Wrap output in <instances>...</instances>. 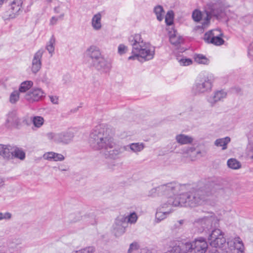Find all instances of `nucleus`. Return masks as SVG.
<instances>
[{
	"mask_svg": "<svg viewBox=\"0 0 253 253\" xmlns=\"http://www.w3.org/2000/svg\"><path fill=\"white\" fill-rule=\"evenodd\" d=\"M212 87V83L209 77H204L197 80L192 88L195 94H200L210 91Z\"/></svg>",
	"mask_w": 253,
	"mask_h": 253,
	"instance_id": "obj_8",
	"label": "nucleus"
},
{
	"mask_svg": "<svg viewBox=\"0 0 253 253\" xmlns=\"http://www.w3.org/2000/svg\"><path fill=\"white\" fill-rule=\"evenodd\" d=\"M127 50V46L125 45L124 44H121L119 45L118 47V53L122 55L124 54Z\"/></svg>",
	"mask_w": 253,
	"mask_h": 253,
	"instance_id": "obj_49",
	"label": "nucleus"
},
{
	"mask_svg": "<svg viewBox=\"0 0 253 253\" xmlns=\"http://www.w3.org/2000/svg\"><path fill=\"white\" fill-rule=\"evenodd\" d=\"M2 180L0 179V187L2 186Z\"/></svg>",
	"mask_w": 253,
	"mask_h": 253,
	"instance_id": "obj_58",
	"label": "nucleus"
},
{
	"mask_svg": "<svg viewBox=\"0 0 253 253\" xmlns=\"http://www.w3.org/2000/svg\"><path fill=\"white\" fill-rule=\"evenodd\" d=\"M220 11L221 10L215 7V6H210L208 7V9L206 10L205 21L202 22L201 27L203 29L207 28L210 24V21L211 17L213 16L218 17L220 15Z\"/></svg>",
	"mask_w": 253,
	"mask_h": 253,
	"instance_id": "obj_11",
	"label": "nucleus"
},
{
	"mask_svg": "<svg viewBox=\"0 0 253 253\" xmlns=\"http://www.w3.org/2000/svg\"><path fill=\"white\" fill-rule=\"evenodd\" d=\"M172 244V245H173V246L172 247L171 249L170 250V252L171 253H181V242H174Z\"/></svg>",
	"mask_w": 253,
	"mask_h": 253,
	"instance_id": "obj_40",
	"label": "nucleus"
},
{
	"mask_svg": "<svg viewBox=\"0 0 253 253\" xmlns=\"http://www.w3.org/2000/svg\"><path fill=\"white\" fill-rule=\"evenodd\" d=\"M123 217H125L123 216ZM126 222L127 223H130L131 224L135 223L138 218L137 215L135 212H133L130 213L128 216H126Z\"/></svg>",
	"mask_w": 253,
	"mask_h": 253,
	"instance_id": "obj_39",
	"label": "nucleus"
},
{
	"mask_svg": "<svg viewBox=\"0 0 253 253\" xmlns=\"http://www.w3.org/2000/svg\"><path fill=\"white\" fill-rule=\"evenodd\" d=\"M226 96L227 92L224 90H216L209 97L207 100L211 106L213 107L217 102L226 98Z\"/></svg>",
	"mask_w": 253,
	"mask_h": 253,
	"instance_id": "obj_16",
	"label": "nucleus"
},
{
	"mask_svg": "<svg viewBox=\"0 0 253 253\" xmlns=\"http://www.w3.org/2000/svg\"><path fill=\"white\" fill-rule=\"evenodd\" d=\"M184 220H180L178 221H177V223L178 224V225L176 224H175V226L177 227H178L179 226H180L181 225H182L184 223Z\"/></svg>",
	"mask_w": 253,
	"mask_h": 253,
	"instance_id": "obj_55",
	"label": "nucleus"
},
{
	"mask_svg": "<svg viewBox=\"0 0 253 253\" xmlns=\"http://www.w3.org/2000/svg\"><path fill=\"white\" fill-rule=\"evenodd\" d=\"M10 147L9 145L0 144V156L4 160H11L12 151H10Z\"/></svg>",
	"mask_w": 253,
	"mask_h": 253,
	"instance_id": "obj_21",
	"label": "nucleus"
},
{
	"mask_svg": "<svg viewBox=\"0 0 253 253\" xmlns=\"http://www.w3.org/2000/svg\"><path fill=\"white\" fill-rule=\"evenodd\" d=\"M205 16H206V10L204 12H202L199 10H195L193 11L192 13V18L193 20L196 22H201V25H199L197 26V27L199 28L203 29L201 27L202 26V22H204L205 19Z\"/></svg>",
	"mask_w": 253,
	"mask_h": 253,
	"instance_id": "obj_23",
	"label": "nucleus"
},
{
	"mask_svg": "<svg viewBox=\"0 0 253 253\" xmlns=\"http://www.w3.org/2000/svg\"><path fill=\"white\" fill-rule=\"evenodd\" d=\"M19 120L14 112L9 113L6 120V124L9 126H18L19 125Z\"/></svg>",
	"mask_w": 253,
	"mask_h": 253,
	"instance_id": "obj_25",
	"label": "nucleus"
},
{
	"mask_svg": "<svg viewBox=\"0 0 253 253\" xmlns=\"http://www.w3.org/2000/svg\"><path fill=\"white\" fill-rule=\"evenodd\" d=\"M46 135L49 140H53L56 143L67 144L72 141L74 133L70 130H67L58 133L49 132Z\"/></svg>",
	"mask_w": 253,
	"mask_h": 253,
	"instance_id": "obj_9",
	"label": "nucleus"
},
{
	"mask_svg": "<svg viewBox=\"0 0 253 253\" xmlns=\"http://www.w3.org/2000/svg\"><path fill=\"white\" fill-rule=\"evenodd\" d=\"M94 248L93 247H88L81 250L73 252L72 253H93Z\"/></svg>",
	"mask_w": 253,
	"mask_h": 253,
	"instance_id": "obj_44",
	"label": "nucleus"
},
{
	"mask_svg": "<svg viewBox=\"0 0 253 253\" xmlns=\"http://www.w3.org/2000/svg\"><path fill=\"white\" fill-rule=\"evenodd\" d=\"M223 185L218 180L200 182L197 187L185 193L178 195L180 207H195L212 196L223 193Z\"/></svg>",
	"mask_w": 253,
	"mask_h": 253,
	"instance_id": "obj_2",
	"label": "nucleus"
},
{
	"mask_svg": "<svg viewBox=\"0 0 253 253\" xmlns=\"http://www.w3.org/2000/svg\"><path fill=\"white\" fill-rule=\"evenodd\" d=\"M109 127H95L89 135V143L94 150H104L106 158L115 159L120 154L121 148L115 147Z\"/></svg>",
	"mask_w": 253,
	"mask_h": 253,
	"instance_id": "obj_3",
	"label": "nucleus"
},
{
	"mask_svg": "<svg viewBox=\"0 0 253 253\" xmlns=\"http://www.w3.org/2000/svg\"><path fill=\"white\" fill-rule=\"evenodd\" d=\"M25 153L21 148L16 147L14 150L12 151L11 160L15 158L20 160H24L25 159Z\"/></svg>",
	"mask_w": 253,
	"mask_h": 253,
	"instance_id": "obj_29",
	"label": "nucleus"
},
{
	"mask_svg": "<svg viewBox=\"0 0 253 253\" xmlns=\"http://www.w3.org/2000/svg\"><path fill=\"white\" fill-rule=\"evenodd\" d=\"M48 2H51L52 0H47Z\"/></svg>",
	"mask_w": 253,
	"mask_h": 253,
	"instance_id": "obj_59",
	"label": "nucleus"
},
{
	"mask_svg": "<svg viewBox=\"0 0 253 253\" xmlns=\"http://www.w3.org/2000/svg\"><path fill=\"white\" fill-rule=\"evenodd\" d=\"M227 164L229 168L233 169H237L241 167L240 162L234 158L229 159L227 161Z\"/></svg>",
	"mask_w": 253,
	"mask_h": 253,
	"instance_id": "obj_32",
	"label": "nucleus"
},
{
	"mask_svg": "<svg viewBox=\"0 0 253 253\" xmlns=\"http://www.w3.org/2000/svg\"><path fill=\"white\" fill-rule=\"evenodd\" d=\"M128 42L132 46V55L128 60L137 59L140 61H149L152 59L155 53V47L148 42L143 41L141 36L137 34L131 35Z\"/></svg>",
	"mask_w": 253,
	"mask_h": 253,
	"instance_id": "obj_5",
	"label": "nucleus"
},
{
	"mask_svg": "<svg viewBox=\"0 0 253 253\" xmlns=\"http://www.w3.org/2000/svg\"><path fill=\"white\" fill-rule=\"evenodd\" d=\"M187 153L188 154L192 153L196 154H199L201 153V152L199 151H196V149L194 147H189L187 149Z\"/></svg>",
	"mask_w": 253,
	"mask_h": 253,
	"instance_id": "obj_51",
	"label": "nucleus"
},
{
	"mask_svg": "<svg viewBox=\"0 0 253 253\" xmlns=\"http://www.w3.org/2000/svg\"><path fill=\"white\" fill-rule=\"evenodd\" d=\"M167 199V202L162 204L159 208H162V210L165 211H169L170 210L172 211V207H180L178 195H177L176 197H170Z\"/></svg>",
	"mask_w": 253,
	"mask_h": 253,
	"instance_id": "obj_18",
	"label": "nucleus"
},
{
	"mask_svg": "<svg viewBox=\"0 0 253 253\" xmlns=\"http://www.w3.org/2000/svg\"><path fill=\"white\" fill-rule=\"evenodd\" d=\"M43 157L45 160L48 161H53L55 162L63 161L65 159V157L62 154L53 152H48L45 153L43 155Z\"/></svg>",
	"mask_w": 253,
	"mask_h": 253,
	"instance_id": "obj_20",
	"label": "nucleus"
},
{
	"mask_svg": "<svg viewBox=\"0 0 253 253\" xmlns=\"http://www.w3.org/2000/svg\"><path fill=\"white\" fill-rule=\"evenodd\" d=\"M33 85V82L26 81L22 82L19 88V92H25L29 90Z\"/></svg>",
	"mask_w": 253,
	"mask_h": 253,
	"instance_id": "obj_34",
	"label": "nucleus"
},
{
	"mask_svg": "<svg viewBox=\"0 0 253 253\" xmlns=\"http://www.w3.org/2000/svg\"><path fill=\"white\" fill-rule=\"evenodd\" d=\"M175 139L178 143L182 145L191 143L193 140L192 137L183 134L177 135Z\"/></svg>",
	"mask_w": 253,
	"mask_h": 253,
	"instance_id": "obj_28",
	"label": "nucleus"
},
{
	"mask_svg": "<svg viewBox=\"0 0 253 253\" xmlns=\"http://www.w3.org/2000/svg\"><path fill=\"white\" fill-rule=\"evenodd\" d=\"M181 185L176 182H171L158 186V191L160 196H165L167 198L176 197V194L180 191Z\"/></svg>",
	"mask_w": 253,
	"mask_h": 253,
	"instance_id": "obj_7",
	"label": "nucleus"
},
{
	"mask_svg": "<svg viewBox=\"0 0 253 253\" xmlns=\"http://www.w3.org/2000/svg\"><path fill=\"white\" fill-rule=\"evenodd\" d=\"M218 224V220L214 216L205 217L198 219L194 223L198 228V232L208 233V239L211 246L225 250L226 253H244V246L239 237L229 238L226 242L223 233L215 228Z\"/></svg>",
	"mask_w": 253,
	"mask_h": 253,
	"instance_id": "obj_1",
	"label": "nucleus"
},
{
	"mask_svg": "<svg viewBox=\"0 0 253 253\" xmlns=\"http://www.w3.org/2000/svg\"><path fill=\"white\" fill-rule=\"evenodd\" d=\"M176 32L174 31L173 34H170L169 35V41L170 43L173 45H178L180 43L182 40L179 36L176 35Z\"/></svg>",
	"mask_w": 253,
	"mask_h": 253,
	"instance_id": "obj_35",
	"label": "nucleus"
},
{
	"mask_svg": "<svg viewBox=\"0 0 253 253\" xmlns=\"http://www.w3.org/2000/svg\"><path fill=\"white\" fill-rule=\"evenodd\" d=\"M158 186L151 189L148 193V196L151 197H155L156 196H160L159 191H158Z\"/></svg>",
	"mask_w": 253,
	"mask_h": 253,
	"instance_id": "obj_46",
	"label": "nucleus"
},
{
	"mask_svg": "<svg viewBox=\"0 0 253 253\" xmlns=\"http://www.w3.org/2000/svg\"><path fill=\"white\" fill-rule=\"evenodd\" d=\"M127 227L126 218L122 217L117 218L113 225V232L115 235L120 236L123 234Z\"/></svg>",
	"mask_w": 253,
	"mask_h": 253,
	"instance_id": "obj_12",
	"label": "nucleus"
},
{
	"mask_svg": "<svg viewBox=\"0 0 253 253\" xmlns=\"http://www.w3.org/2000/svg\"><path fill=\"white\" fill-rule=\"evenodd\" d=\"M45 95V93L41 88L33 89L26 95V99L29 101H38L42 99Z\"/></svg>",
	"mask_w": 253,
	"mask_h": 253,
	"instance_id": "obj_17",
	"label": "nucleus"
},
{
	"mask_svg": "<svg viewBox=\"0 0 253 253\" xmlns=\"http://www.w3.org/2000/svg\"><path fill=\"white\" fill-rule=\"evenodd\" d=\"M77 109H75V110L74 111V112L77 111Z\"/></svg>",
	"mask_w": 253,
	"mask_h": 253,
	"instance_id": "obj_60",
	"label": "nucleus"
},
{
	"mask_svg": "<svg viewBox=\"0 0 253 253\" xmlns=\"http://www.w3.org/2000/svg\"><path fill=\"white\" fill-rule=\"evenodd\" d=\"M32 122L35 126H40L43 125L44 120L42 117L37 116L33 118Z\"/></svg>",
	"mask_w": 253,
	"mask_h": 253,
	"instance_id": "obj_43",
	"label": "nucleus"
},
{
	"mask_svg": "<svg viewBox=\"0 0 253 253\" xmlns=\"http://www.w3.org/2000/svg\"><path fill=\"white\" fill-rule=\"evenodd\" d=\"M19 91L18 90H14L10 95L9 101L11 103H15L19 100Z\"/></svg>",
	"mask_w": 253,
	"mask_h": 253,
	"instance_id": "obj_42",
	"label": "nucleus"
},
{
	"mask_svg": "<svg viewBox=\"0 0 253 253\" xmlns=\"http://www.w3.org/2000/svg\"><path fill=\"white\" fill-rule=\"evenodd\" d=\"M248 157L253 160V147L251 148L248 151Z\"/></svg>",
	"mask_w": 253,
	"mask_h": 253,
	"instance_id": "obj_54",
	"label": "nucleus"
},
{
	"mask_svg": "<svg viewBox=\"0 0 253 253\" xmlns=\"http://www.w3.org/2000/svg\"><path fill=\"white\" fill-rule=\"evenodd\" d=\"M222 34L219 30H213L207 32L204 39L208 43H211L216 45H220L224 42L221 38Z\"/></svg>",
	"mask_w": 253,
	"mask_h": 253,
	"instance_id": "obj_10",
	"label": "nucleus"
},
{
	"mask_svg": "<svg viewBox=\"0 0 253 253\" xmlns=\"http://www.w3.org/2000/svg\"><path fill=\"white\" fill-rule=\"evenodd\" d=\"M174 13L172 10L169 11L165 17V22L167 25H171L173 22Z\"/></svg>",
	"mask_w": 253,
	"mask_h": 253,
	"instance_id": "obj_38",
	"label": "nucleus"
},
{
	"mask_svg": "<svg viewBox=\"0 0 253 253\" xmlns=\"http://www.w3.org/2000/svg\"><path fill=\"white\" fill-rule=\"evenodd\" d=\"M194 60L195 62L199 64L205 65H208L210 62V60L205 55L201 54H195Z\"/></svg>",
	"mask_w": 253,
	"mask_h": 253,
	"instance_id": "obj_33",
	"label": "nucleus"
},
{
	"mask_svg": "<svg viewBox=\"0 0 253 253\" xmlns=\"http://www.w3.org/2000/svg\"><path fill=\"white\" fill-rule=\"evenodd\" d=\"M128 42L132 46V55L128 60L137 59L140 61H149L152 59L155 53V47L148 42L143 41L141 36L137 34L131 35Z\"/></svg>",
	"mask_w": 253,
	"mask_h": 253,
	"instance_id": "obj_4",
	"label": "nucleus"
},
{
	"mask_svg": "<svg viewBox=\"0 0 253 253\" xmlns=\"http://www.w3.org/2000/svg\"><path fill=\"white\" fill-rule=\"evenodd\" d=\"M248 56L251 59L253 60V42L250 44L249 47Z\"/></svg>",
	"mask_w": 253,
	"mask_h": 253,
	"instance_id": "obj_50",
	"label": "nucleus"
},
{
	"mask_svg": "<svg viewBox=\"0 0 253 253\" xmlns=\"http://www.w3.org/2000/svg\"><path fill=\"white\" fill-rule=\"evenodd\" d=\"M54 13L56 14H59V15L63 13L64 14V16L65 15L64 12L63 11L62 8L60 6H57L55 7L54 9Z\"/></svg>",
	"mask_w": 253,
	"mask_h": 253,
	"instance_id": "obj_53",
	"label": "nucleus"
},
{
	"mask_svg": "<svg viewBox=\"0 0 253 253\" xmlns=\"http://www.w3.org/2000/svg\"><path fill=\"white\" fill-rule=\"evenodd\" d=\"M179 63L181 66H188L192 63V61L189 58H182L179 60Z\"/></svg>",
	"mask_w": 253,
	"mask_h": 253,
	"instance_id": "obj_47",
	"label": "nucleus"
},
{
	"mask_svg": "<svg viewBox=\"0 0 253 253\" xmlns=\"http://www.w3.org/2000/svg\"><path fill=\"white\" fill-rule=\"evenodd\" d=\"M93 66L98 71L107 73L110 71L111 68V63L110 61L106 59L104 57L99 58L95 62L92 64Z\"/></svg>",
	"mask_w": 253,
	"mask_h": 253,
	"instance_id": "obj_15",
	"label": "nucleus"
},
{
	"mask_svg": "<svg viewBox=\"0 0 253 253\" xmlns=\"http://www.w3.org/2000/svg\"><path fill=\"white\" fill-rule=\"evenodd\" d=\"M55 38L53 35H52L49 41L46 44V49L48 51L49 53L50 54V56H52L54 52L55 49Z\"/></svg>",
	"mask_w": 253,
	"mask_h": 253,
	"instance_id": "obj_30",
	"label": "nucleus"
},
{
	"mask_svg": "<svg viewBox=\"0 0 253 253\" xmlns=\"http://www.w3.org/2000/svg\"><path fill=\"white\" fill-rule=\"evenodd\" d=\"M128 148L133 152L137 153L141 151L144 148V144L143 143H132L123 147L124 150H127Z\"/></svg>",
	"mask_w": 253,
	"mask_h": 253,
	"instance_id": "obj_24",
	"label": "nucleus"
},
{
	"mask_svg": "<svg viewBox=\"0 0 253 253\" xmlns=\"http://www.w3.org/2000/svg\"><path fill=\"white\" fill-rule=\"evenodd\" d=\"M75 215L74 214L70 215V218L72 222H76L80 220L81 217V219L86 224L93 225L96 223L95 214L94 212L86 213L83 216H81L80 213H78L74 217Z\"/></svg>",
	"mask_w": 253,
	"mask_h": 253,
	"instance_id": "obj_13",
	"label": "nucleus"
},
{
	"mask_svg": "<svg viewBox=\"0 0 253 253\" xmlns=\"http://www.w3.org/2000/svg\"><path fill=\"white\" fill-rule=\"evenodd\" d=\"M101 15L100 13H98L93 16L91 20V25L94 30L97 31L101 28Z\"/></svg>",
	"mask_w": 253,
	"mask_h": 253,
	"instance_id": "obj_27",
	"label": "nucleus"
},
{
	"mask_svg": "<svg viewBox=\"0 0 253 253\" xmlns=\"http://www.w3.org/2000/svg\"><path fill=\"white\" fill-rule=\"evenodd\" d=\"M44 50L42 48L37 51L33 57L32 63L31 70L33 73H37L41 68L42 58L44 53Z\"/></svg>",
	"mask_w": 253,
	"mask_h": 253,
	"instance_id": "obj_14",
	"label": "nucleus"
},
{
	"mask_svg": "<svg viewBox=\"0 0 253 253\" xmlns=\"http://www.w3.org/2000/svg\"><path fill=\"white\" fill-rule=\"evenodd\" d=\"M64 18V14L62 13L58 16H52L49 21V25L53 26L57 24L58 20H62Z\"/></svg>",
	"mask_w": 253,
	"mask_h": 253,
	"instance_id": "obj_41",
	"label": "nucleus"
},
{
	"mask_svg": "<svg viewBox=\"0 0 253 253\" xmlns=\"http://www.w3.org/2000/svg\"><path fill=\"white\" fill-rule=\"evenodd\" d=\"M230 141V138L229 137H226L223 138L217 139L214 142L215 145L216 146H222V150L227 148V144Z\"/></svg>",
	"mask_w": 253,
	"mask_h": 253,
	"instance_id": "obj_31",
	"label": "nucleus"
},
{
	"mask_svg": "<svg viewBox=\"0 0 253 253\" xmlns=\"http://www.w3.org/2000/svg\"><path fill=\"white\" fill-rule=\"evenodd\" d=\"M4 0H0V4H2L3 2H4Z\"/></svg>",
	"mask_w": 253,
	"mask_h": 253,
	"instance_id": "obj_57",
	"label": "nucleus"
},
{
	"mask_svg": "<svg viewBox=\"0 0 253 253\" xmlns=\"http://www.w3.org/2000/svg\"><path fill=\"white\" fill-rule=\"evenodd\" d=\"M21 247L19 244L11 243L8 246V253H20Z\"/></svg>",
	"mask_w": 253,
	"mask_h": 253,
	"instance_id": "obj_36",
	"label": "nucleus"
},
{
	"mask_svg": "<svg viewBox=\"0 0 253 253\" xmlns=\"http://www.w3.org/2000/svg\"><path fill=\"white\" fill-rule=\"evenodd\" d=\"M154 11L157 19L159 21H161L163 19V14L164 13L163 7L161 5H157L154 8Z\"/></svg>",
	"mask_w": 253,
	"mask_h": 253,
	"instance_id": "obj_37",
	"label": "nucleus"
},
{
	"mask_svg": "<svg viewBox=\"0 0 253 253\" xmlns=\"http://www.w3.org/2000/svg\"><path fill=\"white\" fill-rule=\"evenodd\" d=\"M59 169L61 170V171H65V170H66V169H61L60 168H59Z\"/></svg>",
	"mask_w": 253,
	"mask_h": 253,
	"instance_id": "obj_56",
	"label": "nucleus"
},
{
	"mask_svg": "<svg viewBox=\"0 0 253 253\" xmlns=\"http://www.w3.org/2000/svg\"><path fill=\"white\" fill-rule=\"evenodd\" d=\"M86 54L92 59V64L102 57L99 49L95 46H90L86 50Z\"/></svg>",
	"mask_w": 253,
	"mask_h": 253,
	"instance_id": "obj_19",
	"label": "nucleus"
},
{
	"mask_svg": "<svg viewBox=\"0 0 253 253\" xmlns=\"http://www.w3.org/2000/svg\"><path fill=\"white\" fill-rule=\"evenodd\" d=\"M139 246L138 244L136 242H134L130 244V245H129V247L127 251V253H134L139 249Z\"/></svg>",
	"mask_w": 253,
	"mask_h": 253,
	"instance_id": "obj_45",
	"label": "nucleus"
},
{
	"mask_svg": "<svg viewBox=\"0 0 253 253\" xmlns=\"http://www.w3.org/2000/svg\"><path fill=\"white\" fill-rule=\"evenodd\" d=\"M22 4V0H13L10 5V12L12 13V15H10L11 18L15 17V15L20 10L21 8V5Z\"/></svg>",
	"mask_w": 253,
	"mask_h": 253,
	"instance_id": "obj_22",
	"label": "nucleus"
},
{
	"mask_svg": "<svg viewBox=\"0 0 253 253\" xmlns=\"http://www.w3.org/2000/svg\"><path fill=\"white\" fill-rule=\"evenodd\" d=\"M50 101L54 104H58V97L56 96H49Z\"/></svg>",
	"mask_w": 253,
	"mask_h": 253,
	"instance_id": "obj_52",
	"label": "nucleus"
},
{
	"mask_svg": "<svg viewBox=\"0 0 253 253\" xmlns=\"http://www.w3.org/2000/svg\"><path fill=\"white\" fill-rule=\"evenodd\" d=\"M208 243L204 238L195 239L193 242H181V253H205Z\"/></svg>",
	"mask_w": 253,
	"mask_h": 253,
	"instance_id": "obj_6",
	"label": "nucleus"
},
{
	"mask_svg": "<svg viewBox=\"0 0 253 253\" xmlns=\"http://www.w3.org/2000/svg\"><path fill=\"white\" fill-rule=\"evenodd\" d=\"M11 218V214L8 212H0V221L5 219L8 220Z\"/></svg>",
	"mask_w": 253,
	"mask_h": 253,
	"instance_id": "obj_48",
	"label": "nucleus"
},
{
	"mask_svg": "<svg viewBox=\"0 0 253 253\" xmlns=\"http://www.w3.org/2000/svg\"><path fill=\"white\" fill-rule=\"evenodd\" d=\"M171 212V211H165L162 210V208H158L155 215V220L157 222H160L165 219L167 216Z\"/></svg>",
	"mask_w": 253,
	"mask_h": 253,
	"instance_id": "obj_26",
	"label": "nucleus"
}]
</instances>
